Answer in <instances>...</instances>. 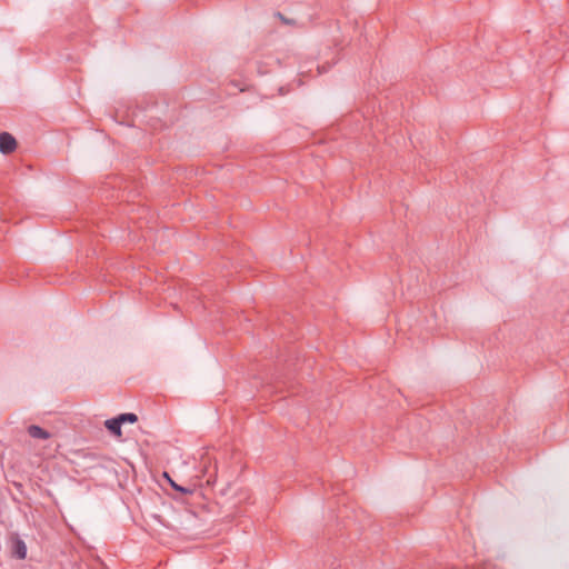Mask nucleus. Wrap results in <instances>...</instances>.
I'll return each mask as SVG.
<instances>
[{"label":"nucleus","mask_w":569,"mask_h":569,"mask_svg":"<svg viewBox=\"0 0 569 569\" xmlns=\"http://www.w3.org/2000/svg\"><path fill=\"white\" fill-rule=\"evenodd\" d=\"M27 545L23 539L14 533L11 537V555L19 560H23L27 557Z\"/></svg>","instance_id":"obj_1"},{"label":"nucleus","mask_w":569,"mask_h":569,"mask_svg":"<svg viewBox=\"0 0 569 569\" xmlns=\"http://www.w3.org/2000/svg\"><path fill=\"white\" fill-rule=\"evenodd\" d=\"M17 147L16 139L9 132L0 133V152L8 154Z\"/></svg>","instance_id":"obj_2"},{"label":"nucleus","mask_w":569,"mask_h":569,"mask_svg":"<svg viewBox=\"0 0 569 569\" xmlns=\"http://www.w3.org/2000/svg\"><path fill=\"white\" fill-rule=\"evenodd\" d=\"M28 433L33 439L46 440V439L50 438V433L46 429H43V428H41L40 426H37V425H30L28 427Z\"/></svg>","instance_id":"obj_3"},{"label":"nucleus","mask_w":569,"mask_h":569,"mask_svg":"<svg viewBox=\"0 0 569 569\" xmlns=\"http://www.w3.org/2000/svg\"><path fill=\"white\" fill-rule=\"evenodd\" d=\"M104 426L111 435L121 436L122 425L117 417L107 419Z\"/></svg>","instance_id":"obj_4"},{"label":"nucleus","mask_w":569,"mask_h":569,"mask_svg":"<svg viewBox=\"0 0 569 569\" xmlns=\"http://www.w3.org/2000/svg\"><path fill=\"white\" fill-rule=\"evenodd\" d=\"M117 418L119 419V421L121 422V425L123 423H134L138 421V417L136 413H132V412H126V413H120L117 416Z\"/></svg>","instance_id":"obj_5"},{"label":"nucleus","mask_w":569,"mask_h":569,"mask_svg":"<svg viewBox=\"0 0 569 569\" xmlns=\"http://www.w3.org/2000/svg\"><path fill=\"white\" fill-rule=\"evenodd\" d=\"M202 472H203V476L207 477V483L214 485V482H216L214 472L213 473L210 472V466H204L202 469Z\"/></svg>","instance_id":"obj_6"},{"label":"nucleus","mask_w":569,"mask_h":569,"mask_svg":"<svg viewBox=\"0 0 569 569\" xmlns=\"http://www.w3.org/2000/svg\"><path fill=\"white\" fill-rule=\"evenodd\" d=\"M169 480H170V485H171V487H172L174 490L180 491V492H182V493H188V492H190V490H188L187 488H184V487H181V486L177 485V483H176L174 481H172L171 479H169Z\"/></svg>","instance_id":"obj_7"},{"label":"nucleus","mask_w":569,"mask_h":569,"mask_svg":"<svg viewBox=\"0 0 569 569\" xmlns=\"http://www.w3.org/2000/svg\"><path fill=\"white\" fill-rule=\"evenodd\" d=\"M276 16L281 19L283 21V23L286 24H291L292 23V20L290 19H287L286 17H283L280 12H277Z\"/></svg>","instance_id":"obj_8"}]
</instances>
